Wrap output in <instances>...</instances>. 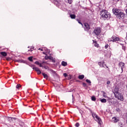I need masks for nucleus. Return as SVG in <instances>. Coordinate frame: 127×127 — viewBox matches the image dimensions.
Here are the masks:
<instances>
[{"label":"nucleus","mask_w":127,"mask_h":127,"mask_svg":"<svg viewBox=\"0 0 127 127\" xmlns=\"http://www.w3.org/2000/svg\"><path fill=\"white\" fill-rule=\"evenodd\" d=\"M42 75L45 79H48V75L44 72L42 73Z\"/></svg>","instance_id":"nucleus-13"},{"label":"nucleus","mask_w":127,"mask_h":127,"mask_svg":"<svg viewBox=\"0 0 127 127\" xmlns=\"http://www.w3.org/2000/svg\"><path fill=\"white\" fill-rule=\"evenodd\" d=\"M76 20L78 22V23H79V24H81V25L83 26V24L82 23V22H81V21H80L79 20H78V19H76Z\"/></svg>","instance_id":"nucleus-26"},{"label":"nucleus","mask_w":127,"mask_h":127,"mask_svg":"<svg viewBox=\"0 0 127 127\" xmlns=\"http://www.w3.org/2000/svg\"><path fill=\"white\" fill-rule=\"evenodd\" d=\"M119 127H124V124L122 123H119Z\"/></svg>","instance_id":"nucleus-24"},{"label":"nucleus","mask_w":127,"mask_h":127,"mask_svg":"<svg viewBox=\"0 0 127 127\" xmlns=\"http://www.w3.org/2000/svg\"><path fill=\"white\" fill-rule=\"evenodd\" d=\"M15 62H19V63H25L24 61L22 60H15Z\"/></svg>","instance_id":"nucleus-21"},{"label":"nucleus","mask_w":127,"mask_h":127,"mask_svg":"<svg viewBox=\"0 0 127 127\" xmlns=\"http://www.w3.org/2000/svg\"><path fill=\"white\" fill-rule=\"evenodd\" d=\"M28 59H29V61H30L31 62H32V61H33L32 57H29Z\"/></svg>","instance_id":"nucleus-28"},{"label":"nucleus","mask_w":127,"mask_h":127,"mask_svg":"<svg viewBox=\"0 0 127 127\" xmlns=\"http://www.w3.org/2000/svg\"><path fill=\"white\" fill-rule=\"evenodd\" d=\"M8 119H9V120H12V118L11 117H9Z\"/></svg>","instance_id":"nucleus-45"},{"label":"nucleus","mask_w":127,"mask_h":127,"mask_svg":"<svg viewBox=\"0 0 127 127\" xmlns=\"http://www.w3.org/2000/svg\"><path fill=\"white\" fill-rule=\"evenodd\" d=\"M52 72H53L54 74H55V71H54L53 70H52Z\"/></svg>","instance_id":"nucleus-44"},{"label":"nucleus","mask_w":127,"mask_h":127,"mask_svg":"<svg viewBox=\"0 0 127 127\" xmlns=\"http://www.w3.org/2000/svg\"><path fill=\"white\" fill-rule=\"evenodd\" d=\"M101 103H107V99L103 98L102 99H101Z\"/></svg>","instance_id":"nucleus-19"},{"label":"nucleus","mask_w":127,"mask_h":127,"mask_svg":"<svg viewBox=\"0 0 127 127\" xmlns=\"http://www.w3.org/2000/svg\"><path fill=\"white\" fill-rule=\"evenodd\" d=\"M119 40H120V38L116 37V36H113L111 37V38L108 40V41L109 42H111V41L115 42V41H119Z\"/></svg>","instance_id":"nucleus-5"},{"label":"nucleus","mask_w":127,"mask_h":127,"mask_svg":"<svg viewBox=\"0 0 127 127\" xmlns=\"http://www.w3.org/2000/svg\"><path fill=\"white\" fill-rule=\"evenodd\" d=\"M49 60H52V62H54V63H55V60L54 59V58L52 56H50Z\"/></svg>","instance_id":"nucleus-15"},{"label":"nucleus","mask_w":127,"mask_h":127,"mask_svg":"<svg viewBox=\"0 0 127 127\" xmlns=\"http://www.w3.org/2000/svg\"><path fill=\"white\" fill-rule=\"evenodd\" d=\"M70 17L72 19H75V18H76V15L75 14H70Z\"/></svg>","instance_id":"nucleus-16"},{"label":"nucleus","mask_w":127,"mask_h":127,"mask_svg":"<svg viewBox=\"0 0 127 127\" xmlns=\"http://www.w3.org/2000/svg\"><path fill=\"white\" fill-rule=\"evenodd\" d=\"M62 65H63V66H67V62H64V61H63L62 62Z\"/></svg>","instance_id":"nucleus-18"},{"label":"nucleus","mask_w":127,"mask_h":127,"mask_svg":"<svg viewBox=\"0 0 127 127\" xmlns=\"http://www.w3.org/2000/svg\"><path fill=\"white\" fill-rule=\"evenodd\" d=\"M91 100H92V101H93L94 102L96 101V97L92 96Z\"/></svg>","instance_id":"nucleus-25"},{"label":"nucleus","mask_w":127,"mask_h":127,"mask_svg":"<svg viewBox=\"0 0 127 127\" xmlns=\"http://www.w3.org/2000/svg\"><path fill=\"white\" fill-rule=\"evenodd\" d=\"M72 104H74V97L73 96V95H72Z\"/></svg>","instance_id":"nucleus-39"},{"label":"nucleus","mask_w":127,"mask_h":127,"mask_svg":"<svg viewBox=\"0 0 127 127\" xmlns=\"http://www.w3.org/2000/svg\"><path fill=\"white\" fill-rule=\"evenodd\" d=\"M33 69L35 70L36 72H37L39 70H40L38 67H34V65L33 66Z\"/></svg>","instance_id":"nucleus-20"},{"label":"nucleus","mask_w":127,"mask_h":127,"mask_svg":"<svg viewBox=\"0 0 127 127\" xmlns=\"http://www.w3.org/2000/svg\"><path fill=\"white\" fill-rule=\"evenodd\" d=\"M123 49H124V50L126 49V47H123Z\"/></svg>","instance_id":"nucleus-46"},{"label":"nucleus","mask_w":127,"mask_h":127,"mask_svg":"<svg viewBox=\"0 0 127 127\" xmlns=\"http://www.w3.org/2000/svg\"><path fill=\"white\" fill-rule=\"evenodd\" d=\"M68 0V3H71V2H72V0Z\"/></svg>","instance_id":"nucleus-40"},{"label":"nucleus","mask_w":127,"mask_h":127,"mask_svg":"<svg viewBox=\"0 0 127 127\" xmlns=\"http://www.w3.org/2000/svg\"><path fill=\"white\" fill-rule=\"evenodd\" d=\"M85 108L86 109H87V110H88L90 112V113H92V110H91V109H90V108H88L87 107H85Z\"/></svg>","instance_id":"nucleus-32"},{"label":"nucleus","mask_w":127,"mask_h":127,"mask_svg":"<svg viewBox=\"0 0 127 127\" xmlns=\"http://www.w3.org/2000/svg\"><path fill=\"white\" fill-rule=\"evenodd\" d=\"M99 65H100V67H104V64H105V62H102L98 63Z\"/></svg>","instance_id":"nucleus-14"},{"label":"nucleus","mask_w":127,"mask_h":127,"mask_svg":"<svg viewBox=\"0 0 127 127\" xmlns=\"http://www.w3.org/2000/svg\"><path fill=\"white\" fill-rule=\"evenodd\" d=\"M64 77H67V76H68V74H67V73H64Z\"/></svg>","instance_id":"nucleus-36"},{"label":"nucleus","mask_w":127,"mask_h":127,"mask_svg":"<svg viewBox=\"0 0 127 127\" xmlns=\"http://www.w3.org/2000/svg\"><path fill=\"white\" fill-rule=\"evenodd\" d=\"M107 101H108V103H112V99L110 98H108V99H107Z\"/></svg>","instance_id":"nucleus-27"},{"label":"nucleus","mask_w":127,"mask_h":127,"mask_svg":"<svg viewBox=\"0 0 127 127\" xmlns=\"http://www.w3.org/2000/svg\"><path fill=\"white\" fill-rule=\"evenodd\" d=\"M37 72V73H38V74H41V71H40V69H39V70H38Z\"/></svg>","instance_id":"nucleus-34"},{"label":"nucleus","mask_w":127,"mask_h":127,"mask_svg":"<svg viewBox=\"0 0 127 127\" xmlns=\"http://www.w3.org/2000/svg\"><path fill=\"white\" fill-rule=\"evenodd\" d=\"M80 126V124L79 123H77L76 124H75V127H79Z\"/></svg>","instance_id":"nucleus-31"},{"label":"nucleus","mask_w":127,"mask_h":127,"mask_svg":"<svg viewBox=\"0 0 127 127\" xmlns=\"http://www.w3.org/2000/svg\"><path fill=\"white\" fill-rule=\"evenodd\" d=\"M28 51H29H29H33V50H29Z\"/></svg>","instance_id":"nucleus-47"},{"label":"nucleus","mask_w":127,"mask_h":127,"mask_svg":"<svg viewBox=\"0 0 127 127\" xmlns=\"http://www.w3.org/2000/svg\"><path fill=\"white\" fill-rule=\"evenodd\" d=\"M44 49H45V48H43V49L39 48L38 49V50H41V51H43V50H44Z\"/></svg>","instance_id":"nucleus-35"},{"label":"nucleus","mask_w":127,"mask_h":127,"mask_svg":"<svg viewBox=\"0 0 127 127\" xmlns=\"http://www.w3.org/2000/svg\"><path fill=\"white\" fill-rule=\"evenodd\" d=\"M112 120H113V122H114V123H118V122H119V119H118V118H117L116 117H113L112 118Z\"/></svg>","instance_id":"nucleus-12"},{"label":"nucleus","mask_w":127,"mask_h":127,"mask_svg":"<svg viewBox=\"0 0 127 127\" xmlns=\"http://www.w3.org/2000/svg\"><path fill=\"white\" fill-rule=\"evenodd\" d=\"M35 64H36V65H39L40 64L38 61L35 62Z\"/></svg>","instance_id":"nucleus-33"},{"label":"nucleus","mask_w":127,"mask_h":127,"mask_svg":"<svg viewBox=\"0 0 127 127\" xmlns=\"http://www.w3.org/2000/svg\"><path fill=\"white\" fill-rule=\"evenodd\" d=\"M107 85H110V84H111V81H108L107 82Z\"/></svg>","instance_id":"nucleus-37"},{"label":"nucleus","mask_w":127,"mask_h":127,"mask_svg":"<svg viewBox=\"0 0 127 127\" xmlns=\"http://www.w3.org/2000/svg\"><path fill=\"white\" fill-rule=\"evenodd\" d=\"M93 43H95L94 44V46H95V47H99V45L98 44V43H97L96 41H94V40H93Z\"/></svg>","instance_id":"nucleus-22"},{"label":"nucleus","mask_w":127,"mask_h":127,"mask_svg":"<svg viewBox=\"0 0 127 127\" xmlns=\"http://www.w3.org/2000/svg\"><path fill=\"white\" fill-rule=\"evenodd\" d=\"M100 15L101 18L103 19L104 20L108 19L111 17V14L108 12L106 10H102L100 12Z\"/></svg>","instance_id":"nucleus-1"},{"label":"nucleus","mask_w":127,"mask_h":127,"mask_svg":"<svg viewBox=\"0 0 127 127\" xmlns=\"http://www.w3.org/2000/svg\"><path fill=\"white\" fill-rule=\"evenodd\" d=\"M92 116L94 119H95V118L97 119V120L98 121V124H99V125L102 124V120L99 117V116L97 115V114H96L95 113H92Z\"/></svg>","instance_id":"nucleus-4"},{"label":"nucleus","mask_w":127,"mask_h":127,"mask_svg":"<svg viewBox=\"0 0 127 127\" xmlns=\"http://www.w3.org/2000/svg\"><path fill=\"white\" fill-rule=\"evenodd\" d=\"M83 85L84 86V87H86V86H87V84L85 83H83Z\"/></svg>","instance_id":"nucleus-41"},{"label":"nucleus","mask_w":127,"mask_h":127,"mask_svg":"<svg viewBox=\"0 0 127 127\" xmlns=\"http://www.w3.org/2000/svg\"><path fill=\"white\" fill-rule=\"evenodd\" d=\"M39 65L40 67H42V64H40Z\"/></svg>","instance_id":"nucleus-43"},{"label":"nucleus","mask_w":127,"mask_h":127,"mask_svg":"<svg viewBox=\"0 0 127 127\" xmlns=\"http://www.w3.org/2000/svg\"><path fill=\"white\" fill-rule=\"evenodd\" d=\"M94 33L96 34V35H99L100 33H101V28H97L94 31Z\"/></svg>","instance_id":"nucleus-7"},{"label":"nucleus","mask_w":127,"mask_h":127,"mask_svg":"<svg viewBox=\"0 0 127 127\" xmlns=\"http://www.w3.org/2000/svg\"><path fill=\"white\" fill-rule=\"evenodd\" d=\"M44 68H45V69H47V68H46V66H45Z\"/></svg>","instance_id":"nucleus-49"},{"label":"nucleus","mask_w":127,"mask_h":127,"mask_svg":"<svg viewBox=\"0 0 127 127\" xmlns=\"http://www.w3.org/2000/svg\"><path fill=\"white\" fill-rule=\"evenodd\" d=\"M114 95L115 98H116V99H118V100H120L122 101H124V96L122 95V94L121 93L118 92Z\"/></svg>","instance_id":"nucleus-3"},{"label":"nucleus","mask_w":127,"mask_h":127,"mask_svg":"<svg viewBox=\"0 0 127 127\" xmlns=\"http://www.w3.org/2000/svg\"><path fill=\"white\" fill-rule=\"evenodd\" d=\"M50 57V56H45V59L46 60H48V59H49V58Z\"/></svg>","instance_id":"nucleus-30"},{"label":"nucleus","mask_w":127,"mask_h":127,"mask_svg":"<svg viewBox=\"0 0 127 127\" xmlns=\"http://www.w3.org/2000/svg\"><path fill=\"white\" fill-rule=\"evenodd\" d=\"M0 54H1V55H2V56H3L4 57H5V56L7 55L5 52H1L0 53Z\"/></svg>","instance_id":"nucleus-11"},{"label":"nucleus","mask_w":127,"mask_h":127,"mask_svg":"<svg viewBox=\"0 0 127 127\" xmlns=\"http://www.w3.org/2000/svg\"><path fill=\"white\" fill-rule=\"evenodd\" d=\"M55 1H56L57 0H54Z\"/></svg>","instance_id":"nucleus-50"},{"label":"nucleus","mask_w":127,"mask_h":127,"mask_svg":"<svg viewBox=\"0 0 127 127\" xmlns=\"http://www.w3.org/2000/svg\"><path fill=\"white\" fill-rule=\"evenodd\" d=\"M84 77L85 76H84V75H80L78 76V79H80V80H83Z\"/></svg>","instance_id":"nucleus-17"},{"label":"nucleus","mask_w":127,"mask_h":127,"mask_svg":"<svg viewBox=\"0 0 127 127\" xmlns=\"http://www.w3.org/2000/svg\"><path fill=\"white\" fill-rule=\"evenodd\" d=\"M21 87V85L18 84L16 86V88L18 89L19 90V88Z\"/></svg>","instance_id":"nucleus-23"},{"label":"nucleus","mask_w":127,"mask_h":127,"mask_svg":"<svg viewBox=\"0 0 127 127\" xmlns=\"http://www.w3.org/2000/svg\"><path fill=\"white\" fill-rule=\"evenodd\" d=\"M119 10H120V9L114 8L112 9V11H113L114 14H115L116 15V14H118V12L119 11Z\"/></svg>","instance_id":"nucleus-10"},{"label":"nucleus","mask_w":127,"mask_h":127,"mask_svg":"<svg viewBox=\"0 0 127 127\" xmlns=\"http://www.w3.org/2000/svg\"><path fill=\"white\" fill-rule=\"evenodd\" d=\"M46 64V62H43L42 63V64Z\"/></svg>","instance_id":"nucleus-42"},{"label":"nucleus","mask_w":127,"mask_h":127,"mask_svg":"<svg viewBox=\"0 0 127 127\" xmlns=\"http://www.w3.org/2000/svg\"><path fill=\"white\" fill-rule=\"evenodd\" d=\"M119 66H120V68H121V70L123 72V71H124L123 70L124 68H125V63H124L123 62H120L119 63Z\"/></svg>","instance_id":"nucleus-9"},{"label":"nucleus","mask_w":127,"mask_h":127,"mask_svg":"<svg viewBox=\"0 0 127 127\" xmlns=\"http://www.w3.org/2000/svg\"><path fill=\"white\" fill-rule=\"evenodd\" d=\"M86 82H87V83H88V84H91V80H89V79H86Z\"/></svg>","instance_id":"nucleus-29"},{"label":"nucleus","mask_w":127,"mask_h":127,"mask_svg":"<svg viewBox=\"0 0 127 127\" xmlns=\"http://www.w3.org/2000/svg\"><path fill=\"white\" fill-rule=\"evenodd\" d=\"M43 54H45V52H43Z\"/></svg>","instance_id":"nucleus-48"},{"label":"nucleus","mask_w":127,"mask_h":127,"mask_svg":"<svg viewBox=\"0 0 127 127\" xmlns=\"http://www.w3.org/2000/svg\"><path fill=\"white\" fill-rule=\"evenodd\" d=\"M113 94H116L120 92V88L118 86H115L114 89L112 90Z\"/></svg>","instance_id":"nucleus-6"},{"label":"nucleus","mask_w":127,"mask_h":127,"mask_svg":"<svg viewBox=\"0 0 127 127\" xmlns=\"http://www.w3.org/2000/svg\"><path fill=\"white\" fill-rule=\"evenodd\" d=\"M116 15H117L119 18H125L126 14L124 13V12H122L120 9H119Z\"/></svg>","instance_id":"nucleus-2"},{"label":"nucleus","mask_w":127,"mask_h":127,"mask_svg":"<svg viewBox=\"0 0 127 127\" xmlns=\"http://www.w3.org/2000/svg\"><path fill=\"white\" fill-rule=\"evenodd\" d=\"M105 49H107L109 47V45H105Z\"/></svg>","instance_id":"nucleus-38"},{"label":"nucleus","mask_w":127,"mask_h":127,"mask_svg":"<svg viewBox=\"0 0 127 127\" xmlns=\"http://www.w3.org/2000/svg\"><path fill=\"white\" fill-rule=\"evenodd\" d=\"M85 26V30L86 31H88L89 29H90V25L87 23H84Z\"/></svg>","instance_id":"nucleus-8"}]
</instances>
